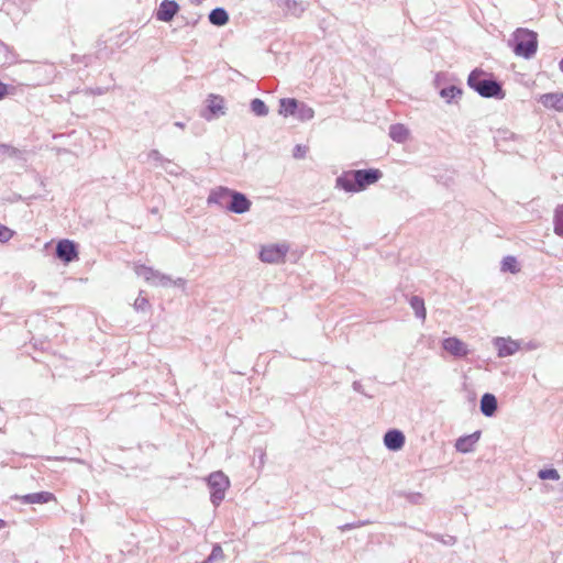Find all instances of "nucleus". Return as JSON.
<instances>
[{"instance_id": "obj_1", "label": "nucleus", "mask_w": 563, "mask_h": 563, "mask_svg": "<svg viewBox=\"0 0 563 563\" xmlns=\"http://www.w3.org/2000/svg\"><path fill=\"white\" fill-rule=\"evenodd\" d=\"M508 45L517 56L529 59L537 53L538 34L531 30L519 27L512 33Z\"/></svg>"}, {"instance_id": "obj_2", "label": "nucleus", "mask_w": 563, "mask_h": 563, "mask_svg": "<svg viewBox=\"0 0 563 563\" xmlns=\"http://www.w3.org/2000/svg\"><path fill=\"white\" fill-rule=\"evenodd\" d=\"M134 272L139 277L143 278L152 286H175L181 289H184L186 286V280L184 278L179 277L173 279L170 276L145 265L136 264L134 266Z\"/></svg>"}, {"instance_id": "obj_3", "label": "nucleus", "mask_w": 563, "mask_h": 563, "mask_svg": "<svg viewBox=\"0 0 563 563\" xmlns=\"http://www.w3.org/2000/svg\"><path fill=\"white\" fill-rule=\"evenodd\" d=\"M482 70H473L467 79L468 86L486 98L498 97L501 93V87L497 81L482 79Z\"/></svg>"}, {"instance_id": "obj_4", "label": "nucleus", "mask_w": 563, "mask_h": 563, "mask_svg": "<svg viewBox=\"0 0 563 563\" xmlns=\"http://www.w3.org/2000/svg\"><path fill=\"white\" fill-rule=\"evenodd\" d=\"M208 485L211 490V503L218 506L224 499L230 481L221 471H218L209 475Z\"/></svg>"}, {"instance_id": "obj_5", "label": "nucleus", "mask_w": 563, "mask_h": 563, "mask_svg": "<svg viewBox=\"0 0 563 563\" xmlns=\"http://www.w3.org/2000/svg\"><path fill=\"white\" fill-rule=\"evenodd\" d=\"M289 246L286 243L267 244L262 246L260 258L264 263L278 264L284 262Z\"/></svg>"}, {"instance_id": "obj_6", "label": "nucleus", "mask_w": 563, "mask_h": 563, "mask_svg": "<svg viewBox=\"0 0 563 563\" xmlns=\"http://www.w3.org/2000/svg\"><path fill=\"white\" fill-rule=\"evenodd\" d=\"M493 345L497 351L498 357H507L520 351L522 347V342L514 340L510 336H497L494 338Z\"/></svg>"}, {"instance_id": "obj_7", "label": "nucleus", "mask_w": 563, "mask_h": 563, "mask_svg": "<svg viewBox=\"0 0 563 563\" xmlns=\"http://www.w3.org/2000/svg\"><path fill=\"white\" fill-rule=\"evenodd\" d=\"M382 176L378 169L354 170L353 179L356 183V191L364 190L367 186L375 184Z\"/></svg>"}, {"instance_id": "obj_8", "label": "nucleus", "mask_w": 563, "mask_h": 563, "mask_svg": "<svg viewBox=\"0 0 563 563\" xmlns=\"http://www.w3.org/2000/svg\"><path fill=\"white\" fill-rule=\"evenodd\" d=\"M207 102H208L207 112L202 113V117L206 120L211 121L216 118H219V117L225 114V107H224L223 98H221L219 96L211 95L208 98Z\"/></svg>"}, {"instance_id": "obj_9", "label": "nucleus", "mask_w": 563, "mask_h": 563, "mask_svg": "<svg viewBox=\"0 0 563 563\" xmlns=\"http://www.w3.org/2000/svg\"><path fill=\"white\" fill-rule=\"evenodd\" d=\"M442 347L455 357H465L470 352L467 345L455 336L444 339L442 341Z\"/></svg>"}, {"instance_id": "obj_10", "label": "nucleus", "mask_w": 563, "mask_h": 563, "mask_svg": "<svg viewBox=\"0 0 563 563\" xmlns=\"http://www.w3.org/2000/svg\"><path fill=\"white\" fill-rule=\"evenodd\" d=\"M234 190H231L227 187H217L212 189L208 196L207 202L208 205H218L221 208L227 209V205L230 203L231 195Z\"/></svg>"}, {"instance_id": "obj_11", "label": "nucleus", "mask_w": 563, "mask_h": 563, "mask_svg": "<svg viewBox=\"0 0 563 563\" xmlns=\"http://www.w3.org/2000/svg\"><path fill=\"white\" fill-rule=\"evenodd\" d=\"M251 201L244 194L233 191L231 195L230 203L227 205V210L233 213L242 214L251 209Z\"/></svg>"}, {"instance_id": "obj_12", "label": "nucleus", "mask_w": 563, "mask_h": 563, "mask_svg": "<svg viewBox=\"0 0 563 563\" xmlns=\"http://www.w3.org/2000/svg\"><path fill=\"white\" fill-rule=\"evenodd\" d=\"M56 255L58 258L69 263L77 258V250L74 242L62 240L56 246Z\"/></svg>"}, {"instance_id": "obj_13", "label": "nucleus", "mask_w": 563, "mask_h": 563, "mask_svg": "<svg viewBox=\"0 0 563 563\" xmlns=\"http://www.w3.org/2000/svg\"><path fill=\"white\" fill-rule=\"evenodd\" d=\"M384 444L391 451H399L405 444V435L399 430H389L384 435Z\"/></svg>"}, {"instance_id": "obj_14", "label": "nucleus", "mask_w": 563, "mask_h": 563, "mask_svg": "<svg viewBox=\"0 0 563 563\" xmlns=\"http://www.w3.org/2000/svg\"><path fill=\"white\" fill-rule=\"evenodd\" d=\"M179 7L175 1L164 0L157 10L156 18L159 21L168 22L177 13Z\"/></svg>"}, {"instance_id": "obj_15", "label": "nucleus", "mask_w": 563, "mask_h": 563, "mask_svg": "<svg viewBox=\"0 0 563 563\" xmlns=\"http://www.w3.org/2000/svg\"><path fill=\"white\" fill-rule=\"evenodd\" d=\"M479 437H481V432L475 431L474 433H472L470 435L462 437V438L457 439V441L455 443L456 450L462 453L472 452L474 450V445L479 440Z\"/></svg>"}, {"instance_id": "obj_16", "label": "nucleus", "mask_w": 563, "mask_h": 563, "mask_svg": "<svg viewBox=\"0 0 563 563\" xmlns=\"http://www.w3.org/2000/svg\"><path fill=\"white\" fill-rule=\"evenodd\" d=\"M539 101L548 109L563 111V93H544Z\"/></svg>"}, {"instance_id": "obj_17", "label": "nucleus", "mask_w": 563, "mask_h": 563, "mask_svg": "<svg viewBox=\"0 0 563 563\" xmlns=\"http://www.w3.org/2000/svg\"><path fill=\"white\" fill-rule=\"evenodd\" d=\"M354 170L343 173L336 178V187L344 189L347 192H357L356 183L353 179Z\"/></svg>"}, {"instance_id": "obj_18", "label": "nucleus", "mask_w": 563, "mask_h": 563, "mask_svg": "<svg viewBox=\"0 0 563 563\" xmlns=\"http://www.w3.org/2000/svg\"><path fill=\"white\" fill-rule=\"evenodd\" d=\"M497 410V399L493 394H485L481 399V411L486 417H492Z\"/></svg>"}, {"instance_id": "obj_19", "label": "nucleus", "mask_w": 563, "mask_h": 563, "mask_svg": "<svg viewBox=\"0 0 563 563\" xmlns=\"http://www.w3.org/2000/svg\"><path fill=\"white\" fill-rule=\"evenodd\" d=\"M298 107V100L294 98H283L279 101V110L278 113L283 117L296 115V110Z\"/></svg>"}, {"instance_id": "obj_20", "label": "nucleus", "mask_w": 563, "mask_h": 563, "mask_svg": "<svg viewBox=\"0 0 563 563\" xmlns=\"http://www.w3.org/2000/svg\"><path fill=\"white\" fill-rule=\"evenodd\" d=\"M389 136L398 143L405 142L409 136L408 129L402 124H393L389 128Z\"/></svg>"}, {"instance_id": "obj_21", "label": "nucleus", "mask_w": 563, "mask_h": 563, "mask_svg": "<svg viewBox=\"0 0 563 563\" xmlns=\"http://www.w3.org/2000/svg\"><path fill=\"white\" fill-rule=\"evenodd\" d=\"M209 21L213 25L222 26L225 25L229 21V15L227 11L222 8L213 9L209 14Z\"/></svg>"}, {"instance_id": "obj_22", "label": "nucleus", "mask_w": 563, "mask_h": 563, "mask_svg": "<svg viewBox=\"0 0 563 563\" xmlns=\"http://www.w3.org/2000/svg\"><path fill=\"white\" fill-rule=\"evenodd\" d=\"M295 117L300 121H309L313 119L314 110L308 104L298 101V107Z\"/></svg>"}, {"instance_id": "obj_23", "label": "nucleus", "mask_w": 563, "mask_h": 563, "mask_svg": "<svg viewBox=\"0 0 563 563\" xmlns=\"http://www.w3.org/2000/svg\"><path fill=\"white\" fill-rule=\"evenodd\" d=\"M410 306H411L412 310L415 311L416 317L421 319L422 321H424L427 312H426L423 299L418 296H413L410 299Z\"/></svg>"}, {"instance_id": "obj_24", "label": "nucleus", "mask_w": 563, "mask_h": 563, "mask_svg": "<svg viewBox=\"0 0 563 563\" xmlns=\"http://www.w3.org/2000/svg\"><path fill=\"white\" fill-rule=\"evenodd\" d=\"M285 10L291 15L299 16L305 11V5L301 1L286 0Z\"/></svg>"}, {"instance_id": "obj_25", "label": "nucleus", "mask_w": 563, "mask_h": 563, "mask_svg": "<svg viewBox=\"0 0 563 563\" xmlns=\"http://www.w3.org/2000/svg\"><path fill=\"white\" fill-rule=\"evenodd\" d=\"M251 111L257 117H266L268 114V108L265 102L258 98L251 101Z\"/></svg>"}, {"instance_id": "obj_26", "label": "nucleus", "mask_w": 563, "mask_h": 563, "mask_svg": "<svg viewBox=\"0 0 563 563\" xmlns=\"http://www.w3.org/2000/svg\"><path fill=\"white\" fill-rule=\"evenodd\" d=\"M462 90L455 86H450L440 90V96L445 99L446 102L453 101L455 98L461 97Z\"/></svg>"}, {"instance_id": "obj_27", "label": "nucleus", "mask_w": 563, "mask_h": 563, "mask_svg": "<svg viewBox=\"0 0 563 563\" xmlns=\"http://www.w3.org/2000/svg\"><path fill=\"white\" fill-rule=\"evenodd\" d=\"M147 159L150 162H153L155 163L156 165H159L161 167H163L165 170H168L167 169V165H170V161L164 158L162 156V154L157 151V150H152L148 152L147 154Z\"/></svg>"}, {"instance_id": "obj_28", "label": "nucleus", "mask_w": 563, "mask_h": 563, "mask_svg": "<svg viewBox=\"0 0 563 563\" xmlns=\"http://www.w3.org/2000/svg\"><path fill=\"white\" fill-rule=\"evenodd\" d=\"M501 271L503 272H510L512 274H516L520 271V267L518 265V262L515 256H506L501 262Z\"/></svg>"}, {"instance_id": "obj_29", "label": "nucleus", "mask_w": 563, "mask_h": 563, "mask_svg": "<svg viewBox=\"0 0 563 563\" xmlns=\"http://www.w3.org/2000/svg\"><path fill=\"white\" fill-rule=\"evenodd\" d=\"M54 499V495L48 492L31 494V504H45Z\"/></svg>"}, {"instance_id": "obj_30", "label": "nucleus", "mask_w": 563, "mask_h": 563, "mask_svg": "<svg viewBox=\"0 0 563 563\" xmlns=\"http://www.w3.org/2000/svg\"><path fill=\"white\" fill-rule=\"evenodd\" d=\"M538 477L543 481H547V479L559 481L560 474L555 468H545V470H540L538 472Z\"/></svg>"}, {"instance_id": "obj_31", "label": "nucleus", "mask_w": 563, "mask_h": 563, "mask_svg": "<svg viewBox=\"0 0 563 563\" xmlns=\"http://www.w3.org/2000/svg\"><path fill=\"white\" fill-rule=\"evenodd\" d=\"M222 559H223V551H222L221 547L216 545L212 549V552L209 555V558L206 561H203V563H214V562L220 561Z\"/></svg>"}, {"instance_id": "obj_32", "label": "nucleus", "mask_w": 563, "mask_h": 563, "mask_svg": "<svg viewBox=\"0 0 563 563\" xmlns=\"http://www.w3.org/2000/svg\"><path fill=\"white\" fill-rule=\"evenodd\" d=\"M554 233L563 238V213L556 212L554 216Z\"/></svg>"}, {"instance_id": "obj_33", "label": "nucleus", "mask_w": 563, "mask_h": 563, "mask_svg": "<svg viewBox=\"0 0 563 563\" xmlns=\"http://www.w3.org/2000/svg\"><path fill=\"white\" fill-rule=\"evenodd\" d=\"M12 235L13 232L9 228L0 224V242H8Z\"/></svg>"}, {"instance_id": "obj_34", "label": "nucleus", "mask_w": 563, "mask_h": 563, "mask_svg": "<svg viewBox=\"0 0 563 563\" xmlns=\"http://www.w3.org/2000/svg\"><path fill=\"white\" fill-rule=\"evenodd\" d=\"M147 307L148 300L140 295L134 301V308L144 311Z\"/></svg>"}, {"instance_id": "obj_35", "label": "nucleus", "mask_w": 563, "mask_h": 563, "mask_svg": "<svg viewBox=\"0 0 563 563\" xmlns=\"http://www.w3.org/2000/svg\"><path fill=\"white\" fill-rule=\"evenodd\" d=\"M307 153V147L303 145H296L294 148V157L295 158H303Z\"/></svg>"}, {"instance_id": "obj_36", "label": "nucleus", "mask_w": 563, "mask_h": 563, "mask_svg": "<svg viewBox=\"0 0 563 563\" xmlns=\"http://www.w3.org/2000/svg\"><path fill=\"white\" fill-rule=\"evenodd\" d=\"M538 347H539V344L537 342L530 341V342H527V343L522 342L521 350L532 351V350H536Z\"/></svg>"}, {"instance_id": "obj_37", "label": "nucleus", "mask_w": 563, "mask_h": 563, "mask_svg": "<svg viewBox=\"0 0 563 563\" xmlns=\"http://www.w3.org/2000/svg\"><path fill=\"white\" fill-rule=\"evenodd\" d=\"M0 153L12 155L14 153V151L12 148H10L9 146L0 145Z\"/></svg>"}, {"instance_id": "obj_38", "label": "nucleus", "mask_w": 563, "mask_h": 563, "mask_svg": "<svg viewBox=\"0 0 563 563\" xmlns=\"http://www.w3.org/2000/svg\"><path fill=\"white\" fill-rule=\"evenodd\" d=\"M8 92V87L7 85L2 84L0 81V99H2Z\"/></svg>"}, {"instance_id": "obj_39", "label": "nucleus", "mask_w": 563, "mask_h": 563, "mask_svg": "<svg viewBox=\"0 0 563 563\" xmlns=\"http://www.w3.org/2000/svg\"><path fill=\"white\" fill-rule=\"evenodd\" d=\"M16 499L22 500L24 504H31V494L24 495V496H15Z\"/></svg>"}, {"instance_id": "obj_40", "label": "nucleus", "mask_w": 563, "mask_h": 563, "mask_svg": "<svg viewBox=\"0 0 563 563\" xmlns=\"http://www.w3.org/2000/svg\"><path fill=\"white\" fill-rule=\"evenodd\" d=\"M360 526H361L360 523H349V525H345V526L341 527V529L342 530L353 529V528H357Z\"/></svg>"}, {"instance_id": "obj_41", "label": "nucleus", "mask_w": 563, "mask_h": 563, "mask_svg": "<svg viewBox=\"0 0 563 563\" xmlns=\"http://www.w3.org/2000/svg\"><path fill=\"white\" fill-rule=\"evenodd\" d=\"M7 51V47L4 44L0 43V54L4 53ZM3 63L2 58H0V65Z\"/></svg>"}, {"instance_id": "obj_42", "label": "nucleus", "mask_w": 563, "mask_h": 563, "mask_svg": "<svg viewBox=\"0 0 563 563\" xmlns=\"http://www.w3.org/2000/svg\"><path fill=\"white\" fill-rule=\"evenodd\" d=\"M264 456H265V453L261 450L260 451V462H261V465L264 464Z\"/></svg>"}, {"instance_id": "obj_43", "label": "nucleus", "mask_w": 563, "mask_h": 563, "mask_svg": "<svg viewBox=\"0 0 563 563\" xmlns=\"http://www.w3.org/2000/svg\"><path fill=\"white\" fill-rule=\"evenodd\" d=\"M175 125L180 129L185 128V124L183 122H175Z\"/></svg>"}, {"instance_id": "obj_44", "label": "nucleus", "mask_w": 563, "mask_h": 563, "mask_svg": "<svg viewBox=\"0 0 563 563\" xmlns=\"http://www.w3.org/2000/svg\"><path fill=\"white\" fill-rule=\"evenodd\" d=\"M353 387H354L355 390H358V384L357 383H354Z\"/></svg>"}, {"instance_id": "obj_45", "label": "nucleus", "mask_w": 563, "mask_h": 563, "mask_svg": "<svg viewBox=\"0 0 563 563\" xmlns=\"http://www.w3.org/2000/svg\"><path fill=\"white\" fill-rule=\"evenodd\" d=\"M4 527V521L0 519V529Z\"/></svg>"}, {"instance_id": "obj_46", "label": "nucleus", "mask_w": 563, "mask_h": 563, "mask_svg": "<svg viewBox=\"0 0 563 563\" xmlns=\"http://www.w3.org/2000/svg\"><path fill=\"white\" fill-rule=\"evenodd\" d=\"M560 69L563 71V59L560 62Z\"/></svg>"}, {"instance_id": "obj_47", "label": "nucleus", "mask_w": 563, "mask_h": 563, "mask_svg": "<svg viewBox=\"0 0 563 563\" xmlns=\"http://www.w3.org/2000/svg\"><path fill=\"white\" fill-rule=\"evenodd\" d=\"M167 169H168L167 172H169V173H174V172L172 170V166H168V168H167Z\"/></svg>"}]
</instances>
